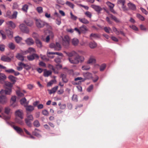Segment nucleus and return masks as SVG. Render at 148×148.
<instances>
[{"mask_svg":"<svg viewBox=\"0 0 148 148\" xmlns=\"http://www.w3.org/2000/svg\"><path fill=\"white\" fill-rule=\"evenodd\" d=\"M68 59L71 63L77 64L79 62H84V58L83 56H80L77 53L75 56L74 58H69Z\"/></svg>","mask_w":148,"mask_h":148,"instance_id":"f257e3e1","label":"nucleus"},{"mask_svg":"<svg viewBox=\"0 0 148 148\" xmlns=\"http://www.w3.org/2000/svg\"><path fill=\"white\" fill-rule=\"evenodd\" d=\"M35 24L36 27L38 28H41L45 26L47 27H50L51 26L49 24L46 23L40 19H36L35 20Z\"/></svg>","mask_w":148,"mask_h":148,"instance_id":"f03ea898","label":"nucleus"},{"mask_svg":"<svg viewBox=\"0 0 148 148\" xmlns=\"http://www.w3.org/2000/svg\"><path fill=\"white\" fill-rule=\"evenodd\" d=\"M26 117L25 119V123L28 127H31L32 126V121L34 119L33 116L32 114L27 113Z\"/></svg>","mask_w":148,"mask_h":148,"instance_id":"7ed1b4c3","label":"nucleus"},{"mask_svg":"<svg viewBox=\"0 0 148 148\" xmlns=\"http://www.w3.org/2000/svg\"><path fill=\"white\" fill-rule=\"evenodd\" d=\"M70 39L69 37L66 35L62 38V45L65 47H68L69 45Z\"/></svg>","mask_w":148,"mask_h":148,"instance_id":"20e7f679","label":"nucleus"},{"mask_svg":"<svg viewBox=\"0 0 148 148\" xmlns=\"http://www.w3.org/2000/svg\"><path fill=\"white\" fill-rule=\"evenodd\" d=\"M117 3L118 5L121 6L123 11H125L128 10V8L125 5V0H117Z\"/></svg>","mask_w":148,"mask_h":148,"instance_id":"39448f33","label":"nucleus"},{"mask_svg":"<svg viewBox=\"0 0 148 148\" xmlns=\"http://www.w3.org/2000/svg\"><path fill=\"white\" fill-rule=\"evenodd\" d=\"M19 28L21 31L23 32L28 33L29 32L27 27L23 24H20L19 26Z\"/></svg>","mask_w":148,"mask_h":148,"instance_id":"423d86ee","label":"nucleus"},{"mask_svg":"<svg viewBox=\"0 0 148 148\" xmlns=\"http://www.w3.org/2000/svg\"><path fill=\"white\" fill-rule=\"evenodd\" d=\"M91 7L98 13L102 10V8L100 6L95 4L91 5Z\"/></svg>","mask_w":148,"mask_h":148,"instance_id":"0eeeda50","label":"nucleus"},{"mask_svg":"<svg viewBox=\"0 0 148 148\" xmlns=\"http://www.w3.org/2000/svg\"><path fill=\"white\" fill-rule=\"evenodd\" d=\"M28 60L29 61H32L35 59V58L38 59L39 56L36 54L33 53L31 55L28 56L27 57Z\"/></svg>","mask_w":148,"mask_h":148,"instance_id":"6e6552de","label":"nucleus"},{"mask_svg":"<svg viewBox=\"0 0 148 148\" xmlns=\"http://www.w3.org/2000/svg\"><path fill=\"white\" fill-rule=\"evenodd\" d=\"M8 101V99L5 96H0V103L2 104H5Z\"/></svg>","mask_w":148,"mask_h":148,"instance_id":"1a4fd4ad","label":"nucleus"},{"mask_svg":"<svg viewBox=\"0 0 148 148\" xmlns=\"http://www.w3.org/2000/svg\"><path fill=\"white\" fill-rule=\"evenodd\" d=\"M127 5L129 9L133 11H135L136 9V5L131 2H129L127 4Z\"/></svg>","mask_w":148,"mask_h":148,"instance_id":"9d476101","label":"nucleus"},{"mask_svg":"<svg viewBox=\"0 0 148 148\" xmlns=\"http://www.w3.org/2000/svg\"><path fill=\"white\" fill-rule=\"evenodd\" d=\"M11 92V88L8 89L6 87L5 90H2L0 91V94H3L5 93L6 95H10Z\"/></svg>","mask_w":148,"mask_h":148,"instance_id":"9b49d317","label":"nucleus"},{"mask_svg":"<svg viewBox=\"0 0 148 148\" xmlns=\"http://www.w3.org/2000/svg\"><path fill=\"white\" fill-rule=\"evenodd\" d=\"M24 107L25 108L27 112H31L34 110V107L32 106L25 105Z\"/></svg>","mask_w":148,"mask_h":148,"instance_id":"f8f14e48","label":"nucleus"},{"mask_svg":"<svg viewBox=\"0 0 148 148\" xmlns=\"http://www.w3.org/2000/svg\"><path fill=\"white\" fill-rule=\"evenodd\" d=\"M15 114L16 116H18L21 119L23 118V111L21 110H18L16 111L15 112Z\"/></svg>","mask_w":148,"mask_h":148,"instance_id":"ddd939ff","label":"nucleus"},{"mask_svg":"<svg viewBox=\"0 0 148 148\" xmlns=\"http://www.w3.org/2000/svg\"><path fill=\"white\" fill-rule=\"evenodd\" d=\"M83 75L85 77L84 78H83V81H84L86 79H89L92 77L91 74L88 72L84 73Z\"/></svg>","mask_w":148,"mask_h":148,"instance_id":"4468645a","label":"nucleus"},{"mask_svg":"<svg viewBox=\"0 0 148 148\" xmlns=\"http://www.w3.org/2000/svg\"><path fill=\"white\" fill-rule=\"evenodd\" d=\"M13 127L14 129L18 134H20L23 132V131L22 129L19 127L13 126Z\"/></svg>","mask_w":148,"mask_h":148,"instance_id":"2eb2a0df","label":"nucleus"},{"mask_svg":"<svg viewBox=\"0 0 148 148\" xmlns=\"http://www.w3.org/2000/svg\"><path fill=\"white\" fill-rule=\"evenodd\" d=\"M66 55L69 57V58H71L73 56H75L77 54V53L74 51H73L69 52H65Z\"/></svg>","mask_w":148,"mask_h":148,"instance_id":"dca6fc26","label":"nucleus"},{"mask_svg":"<svg viewBox=\"0 0 148 148\" xmlns=\"http://www.w3.org/2000/svg\"><path fill=\"white\" fill-rule=\"evenodd\" d=\"M1 60L3 61L7 62H9L11 60L9 57L5 56H2L1 58Z\"/></svg>","mask_w":148,"mask_h":148,"instance_id":"f3484780","label":"nucleus"},{"mask_svg":"<svg viewBox=\"0 0 148 148\" xmlns=\"http://www.w3.org/2000/svg\"><path fill=\"white\" fill-rule=\"evenodd\" d=\"M53 54H56L57 55L62 56H63V54L60 52H48L47 53V56L50 58H53V57L50 56H49V55H53Z\"/></svg>","mask_w":148,"mask_h":148,"instance_id":"a211bd4d","label":"nucleus"},{"mask_svg":"<svg viewBox=\"0 0 148 148\" xmlns=\"http://www.w3.org/2000/svg\"><path fill=\"white\" fill-rule=\"evenodd\" d=\"M58 86H56L53 88L51 90H49L48 91L49 92V93L50 94H51L55 92L58 89Z\"/></svg>","mask_w":148,"mask_h":148,"instance_id":"6ab92c4d","label":"nucleus"},{"mask_svg":"<svg viewBox=\"0 0 148 148\" xmlns=\"http://www.w3.org/2000/svg\"><path fill=\"white\" fill-rule=\"evenodd\" d=\"M25 41L27 45H32L34 43V40L32 38H30L27 39L25 40Z\"/></svg>","mask_w":148,"mask_h":148,"instance_id":"aec40b11","label":"nucleus"},{"mask_svg":"<svg viewBox=\"0 0 148 148\" xmlns=\"http://www.w3.org/2000/svg\"><path fill=\"white\" fill-rule=\"evenodd\" d=\"M6 24L12 28H14L16 26L15 24L11 21L7 22Z\"/></svg>","mask_w":148,"mask_h":148,"instance_id":"412c9836","label":"nucleus"},{"mask_svg":"<svg viewBox=\"0 0 148 148\" xmlns=\"http://www.w3.org/2000/svg\"><path fill=\"white\" fill-rule=\"evenodd\" d=\"M95 58L94 56H91L90 57L89 60L87 61V63L91 64L93 63H95Z\"/></svg>","mask_w":148,"mask_h":148,"instance_id":"4be33fe9","label":"nucleus"},{"mask_svg":"<svg viewBox=\"0 0 148 148\" xmlns=\"http://www.w3.org/2000/svg\"><path fill=\"white\" fill-rule=\"evenodd\" d=\"M72 44L74 46H77L78 44L79 41L76 38H74L72 40Z\"/></svg>","mask_w":148,"mask_h":148,"instance_id":"5701e85b","label":"nucleus"},{"mask_svg":"<svg viewBox=\"0 0 148 148\" xmlns=\"http://www.w3.org/2000/svg\"><path fill=\"white\" fill-rule=\"evenodd\" d=\"M40 132V131L38 129H35V131L33 132L34 134L38 137H41V135L39 134L38 132Z\"/></svg>","mask_w":148,"mask_h":148,"instance_id":"b1692460","label":"nucleus"},{"mask_svg":"<svg viewBox=\"0 0 148 148\" xmlns=\"http://www.w3.org/2000/svg\"><path fill=\"white\" fill-rule=\"evenodd\" d=\"M89 45L91 49H94L97 46L96 43L94 42H90L89 44Z\"/></svg>","mask_w":148,"mask_h":148,"instance_id":"393cba45","label":"nucleus"},{"mask_svg":"<svg viewBox=\"0 0 148 148\" xmlns=\"http://www.w3.org/2000/svg\"><path fill=\"white\" fill-rule=\"evenodd\" d=\"M24 22L29 26H32L34 24L33 22L32 21L26 20L24 21Z\"/></svg>","mask_w":148,"mask_h":148,"instance_id":"a878e982","label":"nucleus"},{"mask_svg":"<svg viewBox=\"0 0 148 148\" xmlns=\"http://www.w3.org/2000/svg\"><path fill=\"white\" fill-rule=\"evenodd\" d=\"M6 34L8 37L10 38H12L13 37V32L11 31L7 30L6 31Z\"/></svg>","mask_w":148,"mask_h":148,"instance_id":"bb28decb","label":"nucleus"},{"mask_svg":"<svg viewBox=\"0 0 148 148\" xmlns=\"http://www.w3.org/2000/svg\"><path fill=\"white\" fill-rule=\"evenodd\" d=\"M5 87L7 88L8 89L11 88L12 86V84L9 82H5Z\"/></svg>","mask_w":148,"mask_h":148,"instance_id":"cd10ccee","label":"nucleus"},{"mask_svg":"<svg viewBox=\"0 0 148 148\" xmlns=\"http://www.w3.org/2000/svg\"><path fill=\"white\" fill-rule=\"evenodd\" d=\"M51 71H47L45 70L44 72V75L45 77H48L51 74Z\"/></svg>","mask_w":148,"mask_h":148,"instance_id":"c85d7f7f","label":"nucleus"},{"mask_svg":"<svg viewBox=\"0 0 148 148\" xmlns=\"http://www.w3.org/2000/svg\"><path fill=\"white\" fill-rule=\"evenodd\" d=\"M16 58L18 59L23 61L24 60V57L22 54L20 53H18L16 56Z\"/></svg>","mask_w":148,"mask_h":148,"instance_id":"c756f323","label":"nucleus"},{"mask_svg":"<svg viewBox=\"0 0 148 148\" xmlns=\"http://www.w3.org/2000/svg\"><path fill=\"white\" fill-rule=\"evenodd\" d=\"M61 77L62 78V80L63 82L67 83L68 81V79L66 78V75L63 74H61Z\"/></svg>","mask_w":148,"mask_h":148,"instance_id":"7c9ffc66","label":"nucleus"},{"mask_svg":"<svg viewBox=\"0 0 148 148\" xmlns=\"http://www.w3.org/2000/svg\"><path fill=\"white\" fill-rule=\"evenodd\" d=\"M110 17L114 20L116 23H121L120 20L115 16L111 14L110 15Z\"/></svg>","mask_w":148,"mask_h":148,"instance_id":"2f4dec72","label":"nucleus"},{"mask_svg":"<svg viewBox=\"0 0 148 148\" xmlns=\"http://www.w3.org/2000/svg\"><path fill=\"white\" fill-rule=\"evenodd\" d=\"M10 81L12 82L13 84H14L16 81V78L12 75H10L8 77Z\"/></svg>","mask_w":148,"mask_h":148,"instance_id":"473e14b6","label":"nucleus"},{"mask_svg":"<svg viewBox=\"0 0 148 148\" xmlns=\"http://www.w3.org/2000/svg\"><path fill=\"white\" fill-rule=\"evenodd\" d=\"M79 29L81 32H85L86 31H87V29L86 27L84 25H83L82 26L80 27H79Z\"/></svg>","mask_w":148,"mask_h":148,"instance_id":"72a5a7b5","label":"nucleus"},{"mask_svg":"<svg viewBox=\"0 0 148 148\" xmlns=\"http://www.w3.org/2000/svg\"><path fill=\"white\" fill-rule=\"evenodd\" d=\"M79 19L80 22L82 23H83L86 24H88L89 23V21L85 18H79Z\"/></svg>","mask_w":148,"mask_h":148,"instance_id":"f704fd0d","label":"nucleus"},{"mask_svg":"<svg viewBox=\"0 0 148 148\" xmlns=\"http://www.w3.org/2000/svg\"><path fill=\"white\" fill-rule=\"evenodd\" d=\"M61 47L60 44L58 42L56 43L55 50L59 51L61 49Z\"/></svg>","mask_w":148,"mask_h":148,"instance_id":"c9c22d12","label":"nucleus"},{"mask_svg":"<svg viewBox=\"0 0 148 148\" xmlns=\"http://www.w3.org/2000/svg\"><path fill=\"white\" fill-rule=\"evenodd\" d=\"M36 42L37 46L39 47H41L42 46V44L41 41L38 38L36 39Z\"/></svg>","mask_w":148,"mask_h":148,"instance_id":"e433bc0d","label":"nucleus"},{"mask_svg":"<svg viewBox=\"0 0 148 148\" xmlns=\"http://www.w3.org/2000/svg\"><path fill=\"white\" fill-rule=\"evenodd\" d=\"M66 4L71 8L73 9L74 7V5L71 2L69 1H67L66 3Z\"/></svg>","mask_w":148,"mask_h":148,"instance_id":"4c0bfd02","label":"nucleus"},{"mask_svg":"<svg viewBox=\"0 0 148 148\" xmlns=\"http://www.w3.org/2000/svg\"><path fill=\"white\" fill-rule=\"evenodd\" d=\"M15 121L17 123L21 125H23L24 124L23 121L21 120L16 119Z\"/></svg>","mask_w":148,"mask_h":148,"instance_id":"58836bf2","label":"nucleus"},{"mask_svg":"<svg viewBox=\"0 0 148 148\" xmlns=\"http://www.w3.org/2000/svg\"><path fill=\"white\" fill-rule=\"evenodd\" d=\"M107 5L109 8L110 9L113 8L114 6V4L111 3L109 1H108L106 3Z\"/></svg>","mask_w":148,"mask_h":148,"instance_id":"ea45409f","label":"nucleus"},{"mask_svg":"<svg viewBox=\"0 0 148 148\" xmlns=\"http://www.w3.org/2000/svg\"><path fill=\"white\" fill-rule=\"evenodd\" d=\"M34 125L36 127H38L40 126V124L38 120H35L33 123Z\"/></svg>","mask_w":148,"mask_h":148,"instance_id":"a19ab883","label":"nucleus"},{"mask_svg":"<svg viewBox=\"0 0 148 148\" xmlns=\"http://www.w3.org/2000/svg\"><path fill=\"white\" fill-rule=\"evenodd\" d=\"M27 51L28 53H33L35 51V49L32 47L29 48L27 50Z\"/></svg>","mask_w":148,"mask_h":148,"instance_id":"79ce46f5","label":"nucleus"},{"mask_svg":"<svg viewBox=\"0 0 148 148\" xmlns=\"http://www.w3.org/2000/svg\"><path fill=\"white\" fill-rule=\"evenodd\" d=\"M8 47L11 49L13 50L15 49V46L14 44L13 43L11 42L9 44Z\"/></svg>","mask_w":148,"mask_h":148,"instance_id":"37998d69","label":"nucleus"},{"mask_svg":"<svg viewBox=\"0 0 148 148\" xmlns=\"http://www.w3.org/2000/svg\"><path fill=\"white\" fill-rule=\"evenodd\" d=\"M5 113L9 115L10 113V109L8 107L5 108Z\"/></svg>","mask_w":148,"mask_h":148,"instance_id":"c03bdc74","label":"nucleus"},{"mask_svg":"<svg viewBox=\"0 0 148 148\" xmlns=\"http://www.w3.org/2000/svg\"><path fill=\"white\" fill-rule=\"evenodd\" d=\"M17 12L16 11L14 12L12 16H10V18L11 19L16 18L17 17Z\"/></svg>","mask_w":148,"mask_h":148,"instance_id":"a18cd8bd","label":"nucleus"},{"mask_svg":"<svg viewBox=\"0 0 148 148\" xmlns=\"http://www.w3.org/2000/svg\"><path fill=\"white\" fill-rule=\"evenodd\" d=\"M90 69V67L88 65L83 66L82 67V69L83 70H87Z\"/></svg>","mask_w":148,"mask_h":148,"instance_id":"49530a36","label":"nucleus"},{"mask_svg":"<svg viewBox=\"0 0 148 148\" xmlns=\"http://www.w3.org/2000/svg\"><path fill=\"white\" fill-rule=\"evenodd\" d=\"M36 10L39 13H41L43 12V8L41 7H38L36 8Z\"/></svg>","mask_w":148,"mask_h":148,"instance_id":"de8ad7c7","label":"nucleus"},{"mask_svg":"<svg viewBox=\"0 0 148 148\" xmlns=\"http://www.w3.org/2000/svg\"><path fill=\"white\" fill-rule=\"evenodd\" d=\"M28 5L27 4H25L23 6L22 8V10L23 11L25 12H27L28 9Z\"/></svg>","mask_w":148,"mask_h":148,"instance_id":"09e8293b","label":"nucleus"},{"mask_svg":"<svg viewBox=\"0 0 148 148\" xmlns=\"http://www.w3.org/2000/svg\"><path fill=\"white\" fill-rule=\"evenodd\" d=\"M104 31L107 33H109L111 31V28L110 27H105L104 28Z\"/></svg>","mask_w":148,"mask_h":148,"instance_id":"8fccbe9b","label":"nucleus"},{"mask_svg":"<svg viewBox=\"0 0 148 148\" xmlns=\"http://www.w3.org/2000/svg\"><path fill=\"white\" fill-rule=\"evenodd\" d=\"M115 33L117 35H119L120 34H121L123 36H125V34L122 31H119L118 30H117V31Z\"/></svg>","mask_w":148,"mask_h":148,"instance_id":"3c124183","label":"nucleus"},{"mask_svg":"<svg viewBox=\"0 0 148 148\" xmlns=\"http://www.w3.org/2000/svg\"><path fill=\"white\" fill-rule=\"evenodd\" d=\"M85 14L87 17L90 18H91L92 16L91 13L89 11H87L85 12Z\"/></svg>","mask_w":148,"mask_h":148,"instance_id":"603ef678","label":"nucleus"},{"mask_svg":"<svg viewBox=\"0 0 148 148\" xmlns=\"http://www.w3.org/2000/svg\"><path fill=\"white\" fill-rule=\"evenodd\" d=\"M54 61L57 63L60 64L61 62V58L58 57L55 59Z\"/></svg>","mask_w":148,"mask_h":148,"instance_id":"864d4df0","label":"nucleus"},{"mask_svg":"<svg viewBox=\"0 0 148 148\" xmlns=\"http://www.w3.org/2000/svg\"><path fill=\"white\" fill-rule=\"evenodd\" d=\"M15 39L16 42L17 43L20 42L22 40V38L18 36L15 37Z\"/></svg>","mask_w":148,"mask_h":148,"instance_id":"5fc2aeb1","label":"nucleus"},{"mask_svg":"<svg viewBox=\"0 0 148 148\" xmlns=\"http://www.w3.org/2000/svg\"><path fill=\"white\" fill-rule=\"evenodd\" d=\"M26 101V99L25 98H23L21 99L20 101L22 105H24V106L25 105V103Z\"/></svg>","mask_w":148,"mask_h":148,"instance_id":"6e6d98bb","label":"nucleus"},{"mask_svg":"<svg viewBox=\"0 0 148 148\" xmlns=\"http://www.w3.org/2000/svg\"><path fill=\"white\" fill-rule=\"evenodd\" d=\"M6 79V76L4 74L0 73V80H4Z\"/></svg>","mask_w":148,"mask_h":148,"instance_id":"4d7b16f0","label":"nucleus"},{"mask_svg":"<svg viewBox=\"0 0 148 148\" xmlns=\"http://www.w3.org/2000/svg\"><path fill=\"white\" fill-rule=\"evenodd\" d=\"M136 16L137 18L142 21H144L145 19L144 18L139 14H137Z\"/></svg>","mask_w":148,"mask_h":148,"instance_id":"13d9d810","label":"nucleus"},{"mask_svg":"<svg viewBox=\"0 0 148 148\" xmlns=\"http://www.w3.org/2000/svg\"><path fill=\"white\" fill-rule=\"evenodd\" d=\"M16 97L15 96H12L11 98V101L12 103H13L16 102ZM13 105V104H12Z\"/></svg>","mask_w":148,"mask_h":148,"instance_id":"bf43d9fd","label":"nucleus"},{"mask_svg":"<svg viewBox=\"0 0 148 148\" xmlns=\"http://www.w3.org/2000/svg\"><path fill=\"white\" fill-rule=\"evenodd\" d=\"M40 56L41 58L43 60L48 61L49 60V59L47 58L45 56L42 55L41 54L40 55Z\"/></svg>","mask_w":148,"mask_h":148,"instance_id":"052dcab7","label":"nucleus"},{"mask_svg":"<svg viewBox=\"0 0 148 148\" xmlns=\"http://www.w3.org/2000/svg\"><path fill=\"white\" fill-rule=\"evenodd\" d=\"M72 100L74 101L77 102L78 101L77 95H73L72 96Z\"/></svg>","mask_w":148,"mask_h":148,"instance_id":"680f3d73","label":"nucleus"},{"mask_svg":"<svg viewBox=\"0 0 148 148\" xmlns=\"http://www.w3.org/2000/svg\"><path fill=\"white\" fill-rule=\"evenodd\" d=\"M55 22L58 25H60L61 23V21L60 18H56V19Z\"/></svg>","mask_w":148,"mask_h":148,"instance_id":"e2e57ef3","label":"nucleus"},{"mask_svg":"<svg viewBox=\"0 0 148 148\" xmlns=\"http://www.w3.org/2000/svg\"><path fill=\"white\" fill-rule=\"evenodd\" d=\"M16 92L18 96L22 97L24 96V94L21 92L19 90H17Z\"/></svg>","mask_w":148,"mask_h":148,"instance_id":"0e129e2a","label":"nucleus"},{"mask_svg":"<svg viewBox=\"0 0 148 148\" xmlns=\"http://www.w3.org/2000/svg\"><path fill=\"white\" fill-rule=\"evenodd\" d=\"M10 118V117L9 115L6 116L5 115H3V118L6 121L9 120Z\"/></svg>","mask_w":148,"mask_h":148,"instance_id":"69168bd1","label":"nucleus"},{"mask_svg":"<svg viewBox=\"0 0 148 148\" xmlns=\"http://www.w3.org/2000/svg\"><path fill=\"white\" fill-rule=\"evenodd\" d=\"M70 14L71 18L73 20H76L77 18V17L73 15L72 12H71Z\"/></svg>","mask_w":148,"mask_h":148,"instance_id":"338daca9","label":"nucleus"},{"mask_svg":"<svg viewBox=\"0 0 148 148\" xmlns=\"http://www.w3.org/2000/svg\"><path fill=\"white\" fill-rule=\"evenodd\" d=\"M49 35H48L51 38H53L54 37L53 33L51 31H49Z\"/></svg>","mask_w":148,"mask_h":148,"instance_id":"774afa93","label":"nucleus"}]
</instances>
